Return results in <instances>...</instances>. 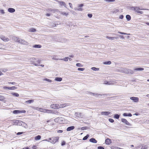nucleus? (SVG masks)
Here are the masks:
<instances>
[{"label":"nucleus","mask_w":149,"mask_h":149,"mask_svg":"<svg viewBox=\"0 0 149 149\" xmlns=\"http://www.w3.org/2000/svg\"><path fill=\"white\" fill-rule=\"evenodd\" d=\"M59 137L58 136L52 137L46 140V141L49 142L53 144H54L57 142L58 141Z\"/></svg>","instance_id":"nucleus-1"},{"label":"nucleus","mask_w":149,"mask_h":149,"mask_svg":"<svg viewBox=\"0 0 149 149\" xmlns=\"http://www.w3.org/2000/svg\"><path fill=\"white\" fill-rule=\"evenodd\" d=\"M17 125H22V126L23 127H24L25 128H26L27 126V125L25 123L22 122V121L20 120H19V121L18 122Z\"/></svg>","instance_id":"nucleus-2"},{"label":"nucleus","mask_w":149,"mask_h":149,"mask_svg":"<svg viewBox=\"0 0 149 149\" xmlns=\"http://www.w3.org/2000/svg\"><path fill=\"white\" fill-rule=\"evenodd\" d=\"M18 42L24 45H27L28 44V43L27 42L25 41L24 40L20 38H19Z\"/></svg>","instance_id":"nucleus-3"},{"label":"nucleus","mask_w":149,"mask_h":149,"mask_svg":"<svg viewBox=\"0 0 149 149\" xmlns=\"http://www.w3.org/2000/svg\"><path fill=\"white\" fill-rule=\"evenodd\" d=\"M130 99L135 102H138L139 101V99L138 97H130Z\"/></svg>","instance_id":"nucleus-4"},{"label":"nucleus","mask_w":149,"mask_h":149,"mask_svg":"<svg viewBox=\"0 0 149 149\" xmlns=\"http://www.w3.org/2000/svg\"><path fill=\"white\" fill-rule=\"evenodd\" d=\"M121 121L123 123L127 125L130 126L131 125L130 123L125 119L122 118L121 119Z\"/></svg>","instance_id":"nucleus-5"},{"label":"nucleus","mask_w":149,"mask_h":149,"mask_svg":"<svg viewBox=\"0 0 149 149\" xmlns=\"http://www.w3.org/2000/svg\"><path fill=\"white\" fill-rule=\"evenodd\" d=\"M0 37L1 39L4 41H8L9 40V39L8 38L4 36H0Z\"/></svg>","instance_id":"nucleus-6"},{"label":"nucleus","mask_w":149,"mask_h":149,"mask_svg":"<svg viewBox=\"0 0 149 149\" xmlns=\"http://www.w3.org/2000/svg\"><path fill=\"white\" fill-rule=\"evenodd\" d=\"M135 10V11L137 13H140L142 14L143 13V12L141 11H139L140 10H141V9H140L139 7H136Z\"/></svg>","instance_id":"nucleus-7"},{"label":"nucleus","mask_w":149,"mask_h":149,"mask_svg":"<svg viewBox=\"0 0 149 149\" xmlns=\"http://www.w3.org/2000/svg\"><path fill=\"white\" fill-rule=\"evenodd\" d=\"M51 107L53 109H58L59 108V105L58 104H53L51 105Z\"/></svg>","instance_id":"nucleus-8"},{"label":"nucleus","mask_w":149,"mask_h":149,"mask_svg":"<svg viewBox=\"0 0 149 149\" xmlns=\"http://www.w3.org/2000/svg\"><path fill=\"white\" fill-rule=\"evenodd\" d=\"M58 10L57 9H53L51 8H49L47 10V11L48 12H52L54 13L56 12Z\"/></svg>","instance_id":"nucleus-9"},{"label":"nucleus","mask_w":149,"mask_h":149,"mask_svg":"<svg viewBox=\"0 0 149 149\" xmlns=\"http://www.w3.org/2000/svg\"><path fill=\"white\" fill-rule=\"evenodd\" d=\"M110 112L109 111H102L101 112V114L102 115L107 116L110 114Z\"/></svg>","instance_id":"nucleus-10"},{"label":"nucleus","mask_w":149,"mask_h":149,"mask_svg":"<svg viewBox=\"0 0 149 149\" xmlns=\"http://www.w3.org/2000/svg\"><path fill=\"white\" fill-rule=\"evenodd\" d=\"M74 128H75V127L74 126H70V127H68L67 128L66 130L68 131H71V130L74 129Z\"/></svg>","instance_id":"nucleus-11"},{"label":"nucleus","mask_w":149,"mask_h":149,"mask_svg":"<svg viewBox=\"0 0 149 149\" xmlns=\"http://www.w3.org/2000/svg\"><path fill=\"white\" fill-rule=\"evenodd\" d=\"M89 141L91 142L94 143H96L97 142V141L94 138H91L90 139H89Z\"/></svg>","instance_id":"nucleus-12"},{"label":"nucleus","mask_w":149,"mask_h":149,"mask_svg":"<svg viewBox=\"0 0 149 149\" xmlns=\"http://www.w3.org/2000/svg\"><path fill=\"white\" fill-rule=\"evenodd\" d=\"M105 142L107 144H110L111 143V139L109 138L105 140Z\"/></svg>","instance_id":"nucleus-13"},{"label":"nucleus","mask_w":149,"mask_h":149,"mask_svg":"<svg viewBox=\"0 0 149 149\" xmlns=\"http://www.w3.org/2000/svg\"><path fill=\"white\" fill-rule=\"evenodd\" d=\"M8 11L10 13H13L15 11V9L10 8L8 9Z\"/></svg>","instance_id":"nucleus-14"},{"label":"nucleus","mask_w":149,"mask_h":149,"mask_svg":"<svg viewBox=\"0 0 149 149\" xmlns=\"http://www.w3.org/2000/svg\"><path fill=\"white\" fill-rule=\"evenodd\" d=\"M123 115L124 116H129L131 117L132 116V115L130 113H124L123 114Z\"/></svg>","instance_id":"nucleus-15"},{"label":"nucleus","mask_w":149,"mask_h":149,"mask_svg":"<svg viewBox=\"0 0 149 149\" xmlns=\"http://www.w3.org/2000/svg\"><path fill=\"white\" fill-rule=\"evenodd\" d=\"M104 84H106L107 85H111L113 84V83H112V82L111 81H104Z\"/></svg>","instance_id":"nucleus-16"},{"label":"nucleus","mask_w":149,"mask_h":149,"mask_svg":"<svg viewBox=\"0 0 149 149\" xmlns=\"http://www.w3.org/2000/svg\"><path fill=\"white\" fill-rule=\"evenodd\" d=\"M12 121L13 123V125H17L19 120H12Z\"/></svg>","instance_id":"nucleus-17"},{"label":"nucleus","mask_w":149,"mask_h":149,"mask_svg":"<svg viewBox=\"0 0 149 149\" xmlns=\"http://www.w3.org/2000/svg\"><path fill=\"white\" fill-rule=\"evenodd\" d=\"M33 100H28L26 101L25 102V103L27 104H31L33 103L34 102Z\"/></svg>","instance_id":"nucleus-18"},{"label":"nucleus","mask_w":149,"mask_h":149,"mask_svg":"<svg viewBox=\"0 0 149 149\" xmlns=\"http://www.w3.org/2000/svg\"><path fill=\"white\" fill-rule=\"evenodd\" d=\"M62 79L61 77H57L55 78V80L57 81H61L62 80Z\"/></svg>","instance_id":"nucleus-19"},{"label":"nucleus","mask_w":149,"mask_h":149,"mask_svg":"<svg viewBox=\"0 0 149 149\" xmlns=\"http://www.w3.org/2000/svg\"><path fill=\"white\" fill-rule=\"evenodd\" d=\"M41 138V136L40 135H38L37 136H36L35 137V140L37 141L39 140Z\"/></svg>","instance_id":"nucleus-20"},{"label":"nucleus","mask_w":149,"mask_h":149,"mask_svg":"<svg viewBox=\"0 0 149 149\" xmlns=\"http://www.w3.org/2000/svg\"><path fill=\"white\" fill-rule=\"evenodd\" d=\"M126 18L127 19V20L128 21H129L131 20V17L129 15H127L126 16Z\"/></svg>","instance_id":"nucleus-21"},{"label":"nucleus","mask_w":149,"mask_h":149,"mask_svg":"<svg viewBox=\"0 0 149 149\" xmlns=\"http://www.w3.org/2000/svg\"><path fill=\"white\" fill-rule=\"evenodd\" d=\"M134 70L135 71H142L144 70V68H137L134 69Z\"/></svg>","instance_id":"nucleus-22"},{"label":"nucleus","mask_w":149,"mask_h":149,"mask_svg":"<svg viewBox=\"0 0 149 149\" xmlns=\"http://www.w3.org/2000/svg\"><path fill=\"white\" fill-rule=\"evenodd\" d=\"M59 3L61 6H63L65 7H66V5L64 2L60 1L59 2Z\"/></svg>","instance_id":"nucleus-23"},{"label":"nucleus","mask_w":149,"mask_h":149,"mask_svg":"<svg viewBox=\"0 0 149 149\" xmlns=\"http://www.w3.org/2000/svg\"><path fill=\"white\" fill-rule=\"evenodd\" d=\"M17 88L16 87L13 86L11 87H9V90H14L17 89Z\"/></svg>","instance_id":"nucleus-24"},{"label":"nucleus","mask_w":149,"mask_h":149,"mask_svg":"<svg viewBox=\"0 0 149 149\" xmlns=\"http://www.w3.org/2000/svg\"><path fill=\"white\" fill-rule=\"evenodd\" d=\"M41 45H35L33 46V47L35 48H40L41 47Z\"/></svg>","instance_id":"nucleus-25"},{"label":"nucleus","mask_w":149,"mask_h":149,"mask_svg":"<svg viewBox=\"0 0 149 149\" xmlns=\"http://www.w3.org/2000/svg\"><path fill=\"white\" fill-rule=\"evenodd\" d=\"M13 113L15 114L20 113V110H15L13 111Z\"/></svg>","instance_id":"nucleus-26"},{"label":"nucleus","mask_w":149,"mask_h":149,"mask_svg":"<svg viewBox=\"0 0 149 149\" xmlns=\"http://www.w3.org/2000/svg\"><path fill=\"white\" fill-rule=\"evenodd\" d=\"M111 63V62L110 61H105L103 62V64L105 65H110Z\"/></svg>","instance_id":"nucleus-27"},{"label":"nucleus","mask_w":149,"mask_h":149,"mask_svg":"<svg viewBox=\"0 0 149 149\" xmlns=\"http://www.w3.org/2000/svg\"><path fill=\"white\" fill-rule=\"evenodd\" d=\"M120 115L118 114H115L114 116V118H115L118 119L119 118Z\"/></svg>","instance_id":"nucleus-28"},{"label":"nucleus","mask_w":149,"mask_h":149,"mask_svg":"<svg viewBox=\"0 0 149 149\" xmlns=\"http://www.w3.org/2000/svg\"><path fill=\"white\" fill-rule=\"evenodd\" d=\"M91 69L94 71H98L99 70V68H96L95 67L91 68Z\"/></svg>","instance_id":"nucleus-29"},{"label":"nucleus","mask_w":149,"mask_h":149,"mask_svg":"<svg viewBox=\"0 0 149 149\" xmlns=\"http://www.w3.org/2000/svg\"><path fill=\"white\" fill-rule=\"evenodd\" d=\"M68 59L69 58L68 57H65L64 58H62L60 60H63L65 61H68Z\"/></svg>","instance_id":"nucleus-30"},{"label":"nucleus","mask_w":149,"mask_h":149,"mask_svg":"<svg viewBox=\"0 0 149 149\" xmlns=\"http://www.w3.org/2000/svg\"><path fill=\"white\" fill-rule=\"evenodd\" d=\"M89 134H87L86 135V136L84 137L83 139V140H85L87 139L88 138V137H89Z\"/></svg>","instance_id":"nucleus-31"},{"label":"nucleus","mask_w":149,"mask_h":149,"mask_svg":"<svg viewBox=\"0 0 149 149\" xmlns=\"http://www.w3.org/2000/svg\"><path fill=\"white\" fill-rule=\"evenodd\" d=\"M61 14L62 15H64L65 16H67L68 15V14L67 13H66L63 12H61Z\"/></svg>","instance_id":"nucleus-32"},{"label":"nucleus","mask_w":149,"mask_h":149,"mask_svg":"<svg viewBox=\"0 0 149 149\" xmlns=\"http://www.w3.org/2000/svg\"><path fill=\"white\" fill-rule=\"evenodd\" d=\"M12 94L14 96L16 97H18L19 96V94L17 93H12Z\"/></svg>","instance_id":"nucleus-33"},{"label":"nucleus","mask_w":149,"mask_h":149,"mask_svg":"<svg viewBox=\"0 0 149 149\" xmlns=\"http://www.w3.org/2000/svg\"><path fill=\"white\" fill-rule=\"evenodd\" d=\"M36 31V29L34 28H31L29 29V31L35 32Z\"/></svg>","instance_id":"nucleus-34"},{"label":"nucleus","mask_w":149,"mask_h":149,"mask_svg":"<svg viewBox=\"0 0 149 149\" xmlns=\"http://www.w3.org/2000/svg\"><path fill=\"white\" fill-rule=\"evenodd\" d=\"M5 99L4 97L3 96L0 95V101H1Z\"/></svg>","instance_id":"nucleus-35"},{"label":"nucleus","mask_w":149,"mask_h":149,"mask_svg":"<svg viewBox=\"0 0 149 149\" xmlns=\"http://www.w3.org/2000/svg\"><path fill=\"white\" fill-rule=\"evenodd\" d=\"M19 38H17L16 37H15L13 38V39H14V40L16 41H17V42H18V40H19Z\"/></svg>","instance_id":"nucleus-36"},{"label":"nucleus","mask_w":149,"mask_h":149,"mask_svg":"<svg viewBox=\"0 0 149 149\" xmlns=\"http://www.w3.org/2000/svg\"><path fill=\"white\" fill-rule=\"evenodd\" d=\"M118 33H120V34H123V35H130V34H127L126 33H125L121 32H120V31H118Z\"/></svg>","instance_id":"nucleus-37"},{"label":"nucleus","mask_w":149,"mask_h":149,"mask_svg":"<svg viewBox=\"0 0 149 149\" xmlns=\"http://www.w3.org/2000/svg\"><path fill=\"white\" fill-rule=\"evenodd\" d=\"M65 106H66V105L65 104H61L59 105V108H63Z\"/></svg>","instance_id":"nucleus-38"},{"label":"nucleus","mask_w":149,"mask_h":149,"mask_svg":"<svg viewBox=\"0 0 149 149\" xmlns=\"http://www.w3.org/2000/svg\"><path fill=\"white\" fill-rule=\"evenodd\" d=\"M106 38L109 39H111V40H113L114 39V38H113V37H111L108 36H107Z\"/></svg>","instance_id":"nucleus-39"},{"label":"nucleus","mask_w":149,"mask_h":149,"mask_svg":"<svg viewBox=\"0 0 149 149\" xmlns=\"http://www.w3.org/2000/svg\"><path fill=\"white\" fill-rule=\"evenodd\" d=\"M76 65L77 67H82L83 66V65L80 63H77L76 64Z\"/></svg>","instance_id":"nucleus-40"},{"label":"nucleus","mask_w":149,"mask_h":149,"mask_svg":"<svg viewBox=\"0 0 149 149\" xmlns=\"http://www.w3.org/2000/svg\"><path fill=\"white\" fill-rule=\"evenodd\" d=\"M88 129V127H82L81 128V130H86Z\"/></svg>","instance_id":"nucleus-41"},{"label":"nucleus","mask_w":149,"mask_h":149,"mask_svg":"<svg viewBox=\"0 0 149 149\" xmlns=\"http://www.w3.org/2000/svg\"><path fill=\"white\" fill-rule=\"evenodd\" d=\"M85 70L84 68H78V70L79 71H83Z\"/></svg>","instance_id":"nucleus-42"},{"label":"nucleus","mask_w":149,"mask_h":149,"mask_svg":"<svg viewBox=\"0 0 149 149\" xmlns=\"http://www.w3.org/2000/svg\"><path fill=\"white\" fill-rule=\"evenodd\" d=\"M127 72L128 73H130L131 74L133 73L132 71V70L130 69H128L127 70Z\"/></svg>","instance_id":"nucleus-43"},{"label":"nucleus","mask_w":149,"mask_h":149,"mask_svg":"<svg viewBox=\"0 0 149 149\" xmlns=\"http://www.w3.org/2000/svg\"><path fill=\"white\" fill-rule=\"evenodd\" d=\"M135 8H136V7H133V6L131 7L130 8V9L132 10H134L135 11Z\"/></svg>","instance_id":"nucleus-44"},{"label":"nucleus","mask_w":149,"mask_h":149,"mask_svg":"<svg viewBox=\"0 0 149 149\" xmlns=\"http://www.w3.org/2000/svg\"><path fill=\"white\" fill-rule=\"evenodd\" d=\"M97 149H104L103 146H99L97 147Z\"/></svg>","instance_id":"nucleus-45"},{"label":"nucleus","mask_w":149,"mask_h":149,"mask_svg":"<svg viewBox=\"0 0 149 149\" xmlns=\"http://www.w3.org/2000/svg\"><path fill=\"white\" fill-rule=\"evenodd\" d=\"M105 1L108 2H112L115 1V0H105Z\"/></svg>","instance_id":"nucleus-46"},{"label":"nucleus","mask_w":149,"mask_h":149,"mask_svg":"<svg viewBox=\"0 0 149 149\" xmlns=\"http://www.w3.org/2000/svg\"><path fill=\"white\" fill-rule=\"evenodd\" d=\"M147 147L146 146H143L141 147V149H147Z\"/></svg>","instance_id":"nucleus-47"},{"label":"nucleus","mask_w":149,"mask_h":149,"mask_svg":"<svg viewBox=\"0 0 149 149\" xmlns=\"http://www.w3.org/2000/svg\"><path fill=\"white\" fill-rule=\"evenodd\" d=\"M65 141H63L61 143V145L62 146H63L65 144Z\"/></svg>","instance_id":"nucleus-48"},{"label":"nucleus","mask_w":149,"mask_h":149,"mask_svg":"<svg viewBox=\"0 0 149 149\" xmlns=\"http://www.w3.org/2000/svg\"><path fill=\"white\" fill-rule=\"evenodd\" d=\"M109 121L111 123H112L114 122V120L112 118H109Z\"/></svg>","instance_id":"nucleus-49"},{"label":"nucleus","mask_w":149,"mask_h":149,"mask_svg":"<svg viewBox=\"0 0 149 149\" xmlns=\"http://www.w3.org/2000/svg\"><path fill=\"white\" fill-rule=\"evenodd\" d=\"M44 80H45L46 81H47L48 82H52V80H50V79H44Z\"/></svg>","instance_id":"nucleus-50"},{"label":"nucleus","mask_w":149,"mask_h":149,"mask_svg":"<svg viewBox=\"0 0 149 149\" xmlns=\"http://www.w3.org/2000/svg\"><path fill=\"white\" fill-rule=\"evenodd\" d=\"M92 14H88V16L90 18H91L92 17Z\"/></svg>","instance_id":"nucleus-51"},{"label":"nucleus","mask_w":149,"mask_h":149,"mask_svg":"<svg viewBox=\"0 0 149 149\" xmlns=\"http://www.w3.org/2000/svg\"><path fill=\"white\" fill-rule=\"evenodd\" d=\"M75 115L76 116H77L78 117H79L80 116V113H76Z\"/></svg>","instance_id":"nucleus-52"},{"label":"nucleus","mask_w":149,"mask_h":149,"mask_svg":"<svg viewBox=\"0 0 149 149\" xmlns=\"http://www.w3.org/2000/svg\"><path fill=\"white\" fill-rule=\"evenodd\" d=\"M26 112L25 110H20V113H25Z\"/></svg>","instance_id":"nucleus-53"},{"label":"nucleus","mask_w":149,"mask_h":149,"mask_svg":"<svg viewBox=\"0 0 149 149\" xmlns=\"http://www.w3.org/2000/svg\"><path fill=\"white\" fill-rule=\"evenodd\" d=\"M8 83L9 84H12L14 85L16 84V83L15 82H8Z\"/></svg>","instance_id":"nucleus-54"},{"label":"nucleus","mask_w":149,"mask_h":149,"mask_svg":"<svg viewBox=\"0 0 149 149\" xmlns=\"http://www.w3.org/2000/svg\"><path fill=\"white\" fill-rule=\"evenodd\" d=\"M9 87L5 86L3 87V88L5 89L9 90Z\"/></svg>","instance_id":"nucleus-55"},{"label":"nucleus","mask_w":149,"mask_h":149,"mask_svg":"<svg viewBox=\"0 0 149 149\" xmlns=\"http://www.w3.org/2000/svg\"><path fill=\"white\" fill-rule=\"evenodd\" d=\"M0 12L2 14H4L5 13V12H4V10H0Z\"/></svg>","instance_id":"nucleus-56"},{"label":"nucleus","mask_w":149,"mask_h":149,"mask_svg":"<svg viewBox=\"0 0 149 149\" xmlns=\"http://www.w3.org/2000/svg\"><path fill=\"white\" fill-rule=\"evenodd\" d=\"M52 59L56 60H58V58H56V56L53 57L52 58Z\"/></svg>","instance_id":"nucleus-57"},{"label":"nucleus","mask_w":149,"mask_h":149,"mask_svg":"<svg viewBox=\"0 0 149 149\" xmlns=\"http://www.w3.org/2000/svg\"><path fill=\"white\" fill-rule=\"evenodd\" d=\"M124 17V16L123 15H121L120 16L119 18L120 19H122Z\"/></svg>","instance_id":"nucleus-58"},{"label":"nucleus","mask_w":149,"mask_h":149,"mask_svg":"<svg viewBox=\"0 0 149 149\" xmlns=\"http://www.w3.org/2000/svg\"><path fill=\"white\" fill-rule=\"evenodd\" d=\"M63 132V131L62 130H59L57 131L58 133H61Z\"/></svg>","instance_id":"nucleus-59"},{"label":"nucleus","mask_w":149,"mask_h":149,"mask_svg":"<svg viewBox=\"0 0 149 149\" xmlns=\"http://www.w3.org/2000/svg\"><path fill=\"white\" fill-rule=\"evenodd\" d=\"M84 5L83 4H81L79 5L78 6L79 7H81L84 6Z\"/></svg>","instance_id":"nucleus-60"},{"label":"nucleus","mask_w":149,"mask_h":149,"mask_svg":"<svg viewBox=\"0 0 149 149\" xmlns=\"http://www.w3.org/2000/svg\"><path fill=\"white\" fill-rule=\"evenodd\" d=\"M118 36L119 37H120L121 38H123V39H124V37L123 36H122V35H118Z\"/></svg>","instance_id":"nucleus-61"},{"label":"nucleus","mask_w":149,"mask_h":149,"mask_svg":"<svg viewBox=\"0 0 149 149\" xmlns=\"http://www.w3.org/2000/svg\"><path fill=\"white\" fill-rule=\"evenodd\" d=\"M23 132H18L17 133V135H20V134H23Z\"/></svg>","instance_id":"nucleus-62"},{"label":"nucleus","mask_w":149,"mask_h":149,"mask_svg":"<svg viewBox=\"0 0 149 149\" xmlns=\"http://www.w3.org/2000/svg\"><path fill=\"white\" fill-rule=\"evenodd\" d=\"M90 94H92L94 96H96L97 95V94L94 93H93L91 92L90 93Z\"/></svg>","instance_id":"nucleus-63"},{"label":"nucleus","mask_w":149,"mask_h":149,"mask_svg":"<svg viewBox=\"0 0 149 149\" xmlns=\"http://www.w3.org/2000/svg\"><path fill=\"white\" fill-rule=\"evenodd\" d=\"M77 10L79 11H82V9L81 7H79L77 9Z\"/></svg>","instance_id":"nucleus-64"}]
</instances>
